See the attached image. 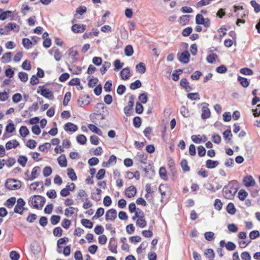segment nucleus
I'll use <instances>...</instances> for the list:
<instances>
[{"label": "nucleus", "mask_w": 260, "mask_h": 260, "mask_svg": "<svg viewBox=\"0 0 260 260\" xmlns=\"http://www.w3.org/2000/svg\"><path fill=\"white\" fill-rule=\"evenodd\" d=\"M45 202V198L39 195L32 196L28 200L29 205L33 208L38 210H41L42 209Z\"/></svg>", "instance_id": "obj_1"}, {"label": "nucleus", "mask_w": 260, "mask_h": 260, "mask_svg": "<svg viewBox=\"0 0 260 260\" xmlns=\"http://www.w3.org/2000/svg\"><path fill=\"white\" fill-rule=\"evenodd\" d=\"M132 219L133 220H136V225L140 228H144L147 225L144 212L139 208L137 209Z\"/></svg>", "instance_id": "obj_2"}, {"label": "nucleus", "mask_w": 260, "mask_h": 260, "mask_svg": "<svg viewBox=\"0 0 260 260\" xmlns=\"http://www.w3.org/2000/svg\"><path fill=\"white\" fill-rule=\"evenodd\" d=\"M223 195L225 199H232L237 191V189L232 183H228L223 188Z\"/></svg>", "instance_id": "obj_3"}, {"label": "nucleus", "mask_w": 260, "mask_h": 260, "mask_svg": "<svg viewBox=\"0 0 260 260\" xmlns=\"http://www.w3.org/2000/svg\"><path fill=\"white\" fill-rule=\"evenodd\" d=\"M5 186L10 190H17L21 186V181L14 179H8L5 183Z\"/></svg>", "instance_id": "obj_4"}, {"label": "nucleus", "mask_w": 260, "mask_h": 260, "mask_svg": "<svg viewBox=\"0 0 260 260\" xmlns=\"http://www.w3.org/2000/svg\"><path fill=\"white\" fill-rule=\"evenodd\" d=\"M196 23L197 24H202L205 27L208 28L210 26V21L208 18H204L203 15L198 14L196 16Z\"/></svg>", "instance_id": "obj_5"}, {"label": "nucleus", "mask_w": 260, "mask_h": 260, "mask_svg": "<svg viewBox=\"0 0 260 260\" xmlns=\"http://www.w3.org/2000/svg\"><path fill=\"white\" fill-rule=\"evenodd\" d=\"M25 202L22 198H19L17 201V204L14 209V212L16 213L22 215L24 210Z\"/></svg>", "instance_id": "obj_6"}, {"label": "nucleus", "mask_w": 260, "mask_h": 260, "mask_svg": "<svg viewBox=\"0 0 260 260\" xmlns=\"http://www.w3.org/2000/svg\"><path fill=\"white\" fill-rule=\"evenodd\" d=\"M40 91L38 90L37 92L40 93L44 97L50 100H53L54 98L53 92L49 89L46 88L44 86H39Z\"/></svg>", "instance_id": "obj_7"}, {"label": "nucleus", "mask_w": 260, "mask_h": 260, "mask_svg": "<svg viewBox=\"0 0 260 260\" xmlns=\"http://www.w3.org/2000/svg\"><path fill=\"white\" fill-rule=\"evenodd\" d=\"M117 212L115 209H109L106 212L105 219L107 221H114L117 218Z\"/></svg>", "instance_id": "obj_8"}, {"label": "nucleus", "mask_w": 260, "mask_h": 260, "mask_svg": "<svg viewBox=\"0 0 260 260\" xmlns=\"http://www.w3.org/2000/svg\"><path fill=\"white\" fill-rule=\"evenodd\" d=\"M244 185L247 187H252L255 185V181L251 175H246L243 179Z\"/></svg>", "instance_id": "obj_9"}, {"label": "nucleus", "mask_w": 260, "mask_h": 260, "mask_svg": "<svg viewBox=\"0 0 260 260\" xmlns=\"http://www.w3.org/2000/svg\"><path fill=\"white\" fill-rule=\"evenodd\" d=\"M134 96L133 95H131L129 98V101L127 103V105L124 108V112L127 115L130 114V112L133 109L134 104Z\"/></svg>", "instance_id": "obj_10"}, {"label": "nucleus", "mask_w": 260, "mask_h": 260, "mask_svg": "<svg viewBox=\"0 0 260 260\" xmlns=\"http://www.w3.org/2000/svg\"><path fill=\"white\" fill-rule=\"evenodd\" d=\"M170 187L167 184H161L159 186L158 190L161 196V198H165L167 193L170 191Z\"/></svg>", "instance_id": "obj_11"}, {"label": "nucleus", "mask_w": 260, "mask_h": 260, "mask_svg": "<svg viewBox=\"0 0 260 260\" xmlns=\"http://www.w3.org/2000/svg\"><path fill=\"white\" fill-rule=\"evenodd\" d=\"M137 193V189L134 185L127 187L125 191V195L128 198H132L135 196Z\"/></svg>", "instance_id": "obj_12"}, {"label": "nucleus", "mask_w": 260, "mask_h": 260, "mask_svg": "<svg viewBox=\"0 0 260 260\" xmlns=\"http://www.w3.org/2000/svg\"><path fill=\"white\" fill-rule=\"evenodd\" d=\"M86 29V26L84 24H75L72 26V30L75 33L83 32Z\"/></svg>", "instance_id": "obj_13"}, {"label": "nucleus", "mask_w": 260, "mask_h": 260, "mask_svg": "<svg viewBox=\"0 0 260 260\" xmlns=\"http://www.w3.org/2000/svg\"><path fill=\"white\" fill-rule=\"evenodd\" d=\"M219 245L221 247L225 246L226 249L229 251L234 250L236 248V244L232 242H228L225 243L224 241L221 240L219 242Z\"/></svg>", "instance_id": "obj_14"}, {"label": "nucleus", "mask_w": 260, "mask_h": 260, "mask_svg": "<svg viewBox=\"0 0 260 260\" xmlns=\"http://www.w3.org/2000/svg\"><path fill=\"white\" fill-rule=\"evenodd\" d=\"M117 243L115 238H112L110 239L108 248L109 250L114 253H117Z\"/></svg>", "instance_id": "obj_15"}, {"label": "nucleus", "mask_w": 260, "mask_h": 260, "mask_svg": "<svg viewBox=\"0 0 260 260\" xmlns=\"http://www.w3.org/2000/svg\"><path fill=\"white\" fill-rule=\"evenodd\" d=\"M41 171V168L39 166L35 167L31 171V175L30 176L26 178L27 180H32L35 178H37L39 175L40 172Z\"/></svg>", "instance_id": "obj_16"}, {"label": "nucleus", "mask_w": 260, "mask_h": 260, "mask_svg": "<svg viewBox=\"0 0 260 260\" xmlns=\"http://www.w3.org/2000/svg\"><path fill=\"white\" fill-rule=\"evenodd\" d=\"M190 54L187 51L182 52L179 56V60L184 63H187L189 61Z\"/></svg>", "instance_id": "obj_17"}, {"label": "nucleus", "mask_w": 260, "mask_h": 260, "mask_svg": "<svg viewBox=\"0 0 260 260\" xmlns=\"http://www.w3.org/2000/svg\"><path fill=\"white\" fill-rule=\"evenodd\" d=\"M168 166L170 169V171L172 172V175L175 176L176 173L175 169V164L173 159L171 157L167 158Z\"/></svg>", "instance_id": "obj_18"}, {"label": "nucleus", "mask_w": 260, "mask_h": 260, "mask_svg": "<svg viewBox=\"0 0 260 260\" xmlns=\"http://www.w3.org/2000/svg\"><path fill=\"white\" fill-rule=\"evenodd\" d=\"M120 77L122 80H126L130 78L131 73L128 68H123L120 73Z\"/></svg>", "instance_id": "obj_19"}, {"label": "nucleus", "mask_w": 260, "mask_h": 260, "mask_svg": "<svg viewBox=\"0 0 260 260\" xmlns=\"http://www.w3.org/2000/svg\"><path fill=\"white\" fill-rule=\"evenodd\" d=\"M180 86L185 89V91L188 92L192 90V87L189 85V83L186 78H182L180 81Z\"/></svg>", "instance_id": "obj_20"}, {"label": "nucleus", "mask_w": 260, "mask_h": 260, "mask_svg": "<svg viewBox=\"0 0 260 260\" xmlns=\"http://www.w3.org/2000/svg\"><path fill=\"white\" fill-rule=\"evenodd\" d=\"M64 129L66 132H75L77 131L78 127L73 123L68 122L64 125Z\"/></svg>", "instance_id": "obj_21"}, {"label": "nucleus", "mask_w": 260, "mask_h": 260, "mask_svg": "<svg viewBox=\"0 0 260 260\" xmlns=\"http://www.w3.org/2000/svg\"><path fill=\"white\" fill-rule=\"evenodd\" d=\"M19 145V143L16 140H12L7 142L6 144V148L7 150H10L12 148H15Z\"/></svg>", "instance_id": "obj_22"}, {"label": "nucleus", "mask_w": 260, "mask_h": 260, "mask_svg": "<svg viewBox=\"0 0 260 260\" xmlns=\"http://www.w3.org/2000/svg\"><path fill=\"white\" fill-rule=\"evenodd\" d=\"M78 210L77 208L69 207L65 209L64 215L67 217H71L73 214L77 213Z\"/></svg>", "instance_id": "obj_23"}, {"label": "nucleus", "mask_w": 260, "mask_h": 260, "mask_svg": "<svg viewBox=\"0 0 260 260\" xmlns=\"http://www.w3.org/2000/svg\"><path fill=\"white\" fill-rule=\"evenodd\" d=\"M4 27L6 29V30H8V34L9 31L12 30L16 31H18L19 30V26L17 25L15 23H9L6 25H5Z\"/></svg>", "instance_id": "obj_24"}, {"label": "nucleus", "mask_w": 260, "mask_h": 260, "mask_svg": "<svg viewBox=\"0 0 260 260\" xmlns=\"http://www.w3.org/2000/svg\"><path fill=\"white\" fill-rule=\"evenodd\" d=\"M116 163V157L115 155H112L110 156L109 160L107 161H104L102 164V166L104 167H109L110 165H114Z\"/></svg>", "instance_id": "obj_25"}, {"label": "nucleus", "mask_w": 260, "mask_h": 260, "mask_svg": "<svg viewBox=\"0 0 260 260\" xmlns=\"http://www.w3.org/2000/svg\"><path fill=\"white\" fill-rule=\"evenodd\" d=\"M12 14L13 12L11 11H3V9H0V20L4 21L10 17Z\"/></svg>", "instance_id": "obj_26"}, {"label": "nucleus", "mask_w": 260, "mask_h": 260, "mask_svg": "<svg viewBox=\"0 0 260 260\" xmlns=\"http://www.w3.org/2000/svg\"><path fill=\"white\" fill-rule=\"evenodd\" d=\"M218 165L219 162L217 160L208 159L206 161L205 166L208 169H212L216 168Z\"/></svg>", "instance_id": "obj_27"}, {"label": "nucleus", "mask_w": 260, "mask_h": 260, "mask_svg": "<svg viewBox=\"0 0 260 260\" xmlns=\"http://www.w3.org/2000/svg\"><path fill=\"white\" fill-rule=\"evenodd\" d=\"M190 16L187 15H182L179 17L178 21L182 26H184L189 23Z\"/></svg>", "instance_id": "obj_28"}, {"label": "nucleus", "mask_w": 260, "mask_h": 260, "mask_svg": "<svg viewBox=\"0 0 260 260\" xmlns=\"http://www.w3.org/2000/svg\"><path fill=\"white\" fill-rule=\"evenodd\" d=\"M12 53L10 52L3 54L2 58L1 61L4 63L9 62L11 60Z\"/></svg>", "instance_id": "obj_29"}, {"label": "nucleus", "mask_w": 260, "mask_h": 260, "mask_svg": "<svg viewBox=\"0 0 260 260\" xmlns=\"http://www.w3.org/2000/svg\"><path fill=\"white\" fill-rule=\"evenodd\" d=\"M158 173L160 177L162 179L165 181H167L168 180L167 172L164 167H161L159 168Z\"/></svg>", "instance_id": "obj_30"}, {"label": "nucleus", "mask_w": 260, "mask_h": 260, "mask_svg": "<svg viewBox=\"0 0 260 260\" xmlns=\"http://www.w3.org/2000/svg\"><path fill=\"white\" fill-rule=\"evenodd\" d=\"M88 197V195L84 190L80 189L79 190L77 195V200L83 201L86 200Z\"/></svg>", "instance_id": "obj_31"}, {"label": "nucleus", "mask_w": 260, "mask_h": 260, "mask_svg": "<svg viewBox=\"0 0 260 260\" xmlns=\"http://www.w3.org/2000/svg\"><path fill=\"white\" fill-rule=\"evenodd\" d=\"M58 163L61 167L67 166V160L64 155H61L57 158Z\"/></svg>", "instance_id": "obj_32"}, {"label": "nucleus", "mask_w": 260, "mask_h": 260, "mask_svg": "<svg viewBox=\"0 0 260 260\" xmlns=\"http://www.w3.org/2000/svg\"><path fill=\"white\" fill-rule=\"evenodd\" d=\"M16 201L15 197H11L8 199L5 203V205L8 208H12Z\"/></svg>", "instance_id": "obj_33"}, {"label": "nucleus", "mask_w": 260, "mask_h": 260, "mask_svg": "<svg viewBox=\"0 0 260 260\" xmlns=\"http://www.w3.org/2000/svg\"><path fill=\"white\" fill-rule=\"evenodd\" d=\"M102 190L100 188L96 189V192H93L91 194L92 199L96 201H99L101 199V194Z\"/></svg>", "instance_id": "obj_34"}, {"label": "nucleus", "mask_w": 260, "mask_h": 260, "mask_svg": "<svg viewBox=\"0 0 260 260\" xmlns=\"http://www.w3.org/2000/svg\"><path fill=\"white\" fill-rule=\"evenodd\" d=\"M88 127L91 132L98 134L99 136L102 135V132L101 130L95 125L92 124H89L88 125Z\"/></svg>", "instance_id": "obj_35"}, {"label": "nucleus", "mask_w": 260, "mask_h": 260, "mask_svg": "<svg viewBox=\"0 0 260 260\" xmlns=\"http://www.w3.org/2000/svg\"><path fill=\"white\" fill-rule=\"evenodd\" d=\"M226 209L228 213L231 215L235 214L236 212V209L232 203H230L228 204Z\"/></svg>", "instance_id": "obj_36"}, {"label": "nucleus", "mask_w": 260, "mask_h": 260, "mask_svg": "<svg viewBox=\"0 0 260 260\" xmlns=\"http://www.w3.org/2000/svg\"><path fill=\"white\" fill-rule=\"evenodd\" d=\"M180 165L184 172H189L190 167L188 165V162L186 159H182L180 162Z\"/></svg>", "instance_id": "obj_37"}, {"label": "nucleus", "mask_w": 260, "mask_h": 260, "mask_svg": "<svg viewBox=\"0 0 260 260\" xmlns=\"http://www.w3.org/2000/svg\"><path fill=\"white\" fill-rule=\"evenodd\" d=\"M136 69L137 72L141 73L144 74L145 73L146 69L145 64L143 62H140L136 66Z\"/></svg>", "instance_id": "obj_38"}, {"label": "nucleus", "mask_w": 260, "mask_h": 260, "mask_svg": "<svg viewBox=\"0 0 260 260\" xmlns=\"http://www.w3.org/2000/svg\"><path fill=\"white\" fill-rule=\"evenodd\" d=\"M145 190L146 191V193L145 195V197L146 199H148L149 198H152V196L151 194L153 193V191L151 188V184L149 183L146 184L145 186Z\"/></svg>", "instance_id": "obj_39"}, {"label": "nucleus", "mask_w": 260, "mask_h": 260, "mask_svg": "<svg viewBox=\"0 0 260 260\" xmlns=\"http://www.w3.org/2000/svg\"><path fill=\"white\" fill-rule=\"evenodd\" d=\"M67 174L68 177L72 180L75 181L77 179L76 174L74 170L72 168H68L67 169Z\"/></svg>", "instance_id": "obj_40"}, {"label": "nucleus", "mask_w": 260, "mask_h": 260, "mask_svg": "<svg viewBox=\"0 0 260 260\" xmlns=\"http://www.w3.org/2000/svg\"><path fill=\"white\" fill-rule=\"evenodd\" d=\"M210 116V112L207 107H203L202 109V118L206 119L209 118Z\"/></svg>", "instance_id": "obj_41"}, {"label": "nucleus", "mask_w": 260, "mask_h": 260, "mask_svg": "<svg viewBox=\"0 0 260 260\" xmlns=\"http://www.w3.org/2000/svg\"><path fill=\"white\" fill-rule=\"evenodd\" d=\"M43 187V182L42 181H36L30 184L29 189L31 190L35 191L38 189L39 186Z\"/></svg>", "instance_id": "obj_42"}, {"label": "nucleus", "mask_w": 260, "mask_h": 260, "mask_svg": "<svg viewBox=\"0 0 260 260\" xmlns=\"http://www.w3.org/2000/svg\"><path fill=\"white\" fill-rule=\"evenodd\" d=\"M218 56L215 53H211L207 55L206 57L207 61L210 63H213L215 62Z\"/></svg>", "instance_id": "obj_43"}, {"label": "nucleus", "mask_w": 260, "mask_h": 260, "mask_svg": "<svg viewBox=\"0 0 260 260\" xmlns=\"http://www.w3.org/2000/svg\"><path fill=\"white\" fill-rule=\"evenodd\" d=\"M204 255L208 258H213L215 257L214 251L211 248H208L206 249L204 252Z\"/></svg>", "instance_id": "obj_44"}, {"label": "nucleus", "mask_w": 260, "mask_h": 260, "mask_svg": "<svg viewBox=\"0 0 260 260\" xmlns=\"http://www.w3.org/2000/svg\"><path fill=\"white\" fill-rule=\"evenodd\" d=\"M69 85L70 86L79 85L80 86V89L83 88L82 86L80 85V80L78 78H75L72 79L69 82Z\"/></svg>", "instance_id": "obj_45"}, {"label": "nucleus", "mask_w": 260, "mask_h": 260, "mask_svg": "<svg viewBox=\"0 0 260 260\" xmlns=\"http://www.w3.org/2000/svg\"><path fill=\"white\" fill-rule=\"evenodd\" d=\"M111 67V63L108 61H105L103 64L102 68L100 69V72L102 74H104L107 70Z\"/></svg>", "instance_id": "obj_46"}, {"label": "nucleus", "mask_w": 260, "mask_h": 260, "mask_svg": "<svg viewBox=\"0 0 260 260\" xmlns=\"http://www.w3.org/2000/svg\"><path fill=\"white\" fill-rule=\"evenodd\" d=\"M105 212L104 209L102 207L99 208L94 214V215L93 216V219H98L99 217L102 216Z\"/></svg>", "instance_id": "obj_47"}, {"label": "nucleus", "mask_w": 260, "mask_h": 260, "mask_svg": "<svg viewBox=\"0 0 260 260\" xmlns=\"http://www.w3.org/2000/svg\"><path fill=\"white\" fill-rule=\"evenodd\" d=\"M124 53L127 56H131L133 54L134 50L132 45H128L125 47Z\"/></svg>", "instance_id": "obj_48"}, {"label": "nucleus", "mask_w": 260, "mask_h": 260, "mask_svg": "<svg viewBox=\"0 0 260 260\" xmlns=\"http://www.w3.org/2000/svg\"><path fill=\"white\" fill-rule=\"evenodd\" d=\"M18 162L22 167H24L27 162V158L25 156L20 155L18 158Z\"/></svg>", "instance_id": "obj_49"}, {"label": "nucleus", "mask_w": 260, "mask_h": 260, "mask_svg": "<svg viewBox=\"0 0 260 260\" xmlns=\"http://www.w3.org/2000/svg\"><path fill=\"white\" fill-rule=\"evenodd\" d=\"M81 222L84 226L87 228L91 229L93 226V223L89 219H82Z\"/></svg>", "instance_id": "obj_50"}, {"label": "nucleus", "mask_w": 260, "mask_h": 260, "mask_svg": "<svg viewBox=\"0 0 260 260\" xmlns=\"http://www.w3.org/2000/svg\"><path fill=\"white\" fill-rule=\"evenodd\" d=\"M77 141L81 145H84L87 142L86 137L83 135H79L76 137Z\"/></svg>", "instance_id": "obj_51"}, {"label": "nucleus", "mask_w": 260, "mask_h": 260, "mask_svg": "<svg viewBox=\"0 0 260 260\" xmlns=\"http://www.w3.org/2000/svg\"><path fill=\"white\" fill-rule=\"evenodd\" d=\"M142 83L139 80H137L135 82L131 83L129 87L132 90H135L141 87Z\"/></svg>", "instance_id": "obj_52"}, {"label": "nucleus", "mask_w": 260, "mask_h": 260, "mask_svg": "<svg viewBox=\"0 0 260 260\" xmlns=\"http://www.w3.org/2000/svg\"><path fill=\"white\" fill-rule=\"evenodd\" d=\"M187 97L191 101L199 100L200 99L198 92L189 93L187 94Z\"/></svg>", "instance_id": "obj_53"}, {"label": "nucleus", "mask_w": 260, "mask_h": 260, "mask_svg": "<svg viewBox=\"0 0 260 260\" xmlns=\"http://www.w3.org/2000/svg\"><path fill=\"white\" fill-rule=\"evenodd\" d=\"M238 80L243 87H247L248 86L249 82L247 78L239 76Z\"/></svg>", "instance_id": "obj_54"}, {"label": "nucleus", "mask_w": 260, "mask_h": 260, "mask_svg": "<svg viewBox=\"0 0 260 260\" xmlns=\"http://www.w3.org/2000/svg\"><path fill=\"white\" fill-rule=\"evenodd\" d=\"M19 133L21 137H25L29 134V131L26 126H22L19 129Z\"/></svg>", "instance_id": "obj_55"}, {"label": "nucleus", "mask_w": 260, "mask_h": 260, "mask_svg": "<svg viewBox=\"0 0 260 260\" xmlns=\"http://www.w3.org/2000/svg\"><path fill=\"white\" fill-rule=\"evenodd\" d=\"M214 233L212 232H207L204 234V237L208 241H212L214 240Z\"/></svg>", "instance_id": "obj_56"}, {"label": "nucleus", "mask_w": 260, "mask_h": 260, "mask_svg": "<svg viewBox=\"0 0 260 260\" xmlns=\"http://www.w3.org/2000/svg\"><path fill=\"white\" fill-rule=\"evenodd\" d=\"M248 193L244 189H241L238 192V198L240 200L243 201L248 196Z\"/></svg>", "instance_id": "obj_57"}, {"label": "nucleus", "mask_w": 260, "mask_h": 260, "mask_svg": "<svg viewBox=\"0 0 260 260\" xmlns=\"http://www.w3.org/2000/svg\"><path fill=\"white\" fill-rule=\"evenodd\" d=\"M240 72L243 74L245 75H252L253 74V72L252 70L248 68H242L240 70Z\"/></svg>", "instance_id": "obj_58"}, {"label": "nucleus", "mask_w": 260, "mask_h": 260, "mask_svg": "<svg viewBox=\"0 0 260 260\" xmlns=\"http://www.w3.org/2000/svg\"><path fill=\"white\" fill-rule=\"evenodd\" d=\"M124 63L121 62L119 59H116L114 62V71H117L123 67Z\"/></svg>", "instance_id": "obj_59"}, {"label": "nucleus", "mask_w": 260, "mask_h": 260, "mask_svg": "<svg viewBox=\"0 0 260 260\" xmlns=\"http://www.w3.org/2000/svg\"><path fill=\"white\" fill-rule=\"evenodd\" d=\"M18 77L23 82H26L28 80L27 74L23 72H20L18 73Z\"/></svg>", "instance_id": "obj_60"}, {"label": "nucleus", "mask_w": 260, "mask_h": 260, "mask_svg": "<svg viewBox=\"0 0 260 260\" xmlns=\"http://www.w3.org/2000/svg\"><path fill=\"white\" fill-rule=\"evenodd\" d=\"M192 31V28L190 26L187 27L183 29L182 35L184 37H188Z\"/></svg>", "instance_id": "obj_61"}, {"label": "nucleus", "mask_w": 260, "mask_h": 260, "mask_svg": "<svg viewBox=\"0 0 260 260\" xmlns=\"http://www.w3.org/2000/svg\"><path fill=\"white\" fill-rule=\"evenodd\" d=\"M32 42L28 38H24L22 39V45L23 47L26 49H28L31 47Z\"/></svg>", "instance_id": "obj_62"}, {"label": "nucleus", "mask_w": 260, "mask_h": 260, "mask_svg": "<svg viewBox=\"0 0 260 260\" xmlns=\"http://www.w3.org/2000/svg\"><path fill=\"white\" fill-rule=\"evenodd\" d=\"M223 137L225 140H228L229 141H231L232 134L230 129H227L223 133Z\"/></svg>", "instance_id": "obj_63"}, {"label": "nucleus", "mask_w": 260, "mask_h": 260, "mask_svg": "<svg viewBox=\"0 0 260 260\" xmlns=\"http://www.w3.org/2000/svg\"><path fill=\"white\" fill-rule=\"evenodd\" d=\"M10 257L12 260H18L20 255L16 251H12L10 253Z\"/></svg>", "instance_id": "obj_64"}]
</instances>
